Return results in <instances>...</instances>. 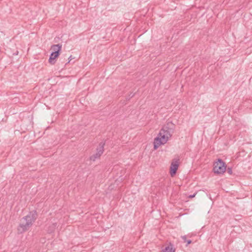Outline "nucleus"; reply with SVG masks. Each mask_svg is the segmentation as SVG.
<instances>
[{
  "instance_id": "nucleus-4",
  "label": "nucleus",
  "mask_w": 252,
  "mask_h": 252,
  "mask_svg": "<svg viewBox=\"0 0 252 252\" xmlns=\"http://www.w3.org/2000/svg\"><path fill=\"white\" fill-rule=\"evenodd\" d=\"M226 166L225 162L221 159H218L214 164L213 170L217 174H223L226 171Z\"/></svg>"
},
{
  "instance_id": "nucleus-5",
  "label": "nucleus",
  "mask_w": 252,
  "mask_h": 252,
  "mask_svg": "<svg viewBox=\"0 0 252 252\" xmlns=\"http://www.w3.org/2000/svg\"><path fill=\"white\" fill-rule=\"evenodd\" d=\"M105 142L102 141L99 144L98 147L96 149V153L90 157V159L95 161L96 159L98 158L102 155L104 152V146Z\"/></svg>"
},
{
  "instance_id": "nucleus-12",
  "label": "nucleus",
  "mask_w": 252,
  "mask_h": 252,
  "mask_svg": "<svg viewBox=\"0 0 252 252\" xmlns=\"http://www.w3.org/2000/svg\"><path fill=\"white\" fill-rule=\"evenodd\" d=\"M53 225H54V227H55L56 224H53Z\"/></svg>"
},
{
  "instance_id": "nucleus-8",
  "label": "nucleus",
  "mask_w": 252,
  "mask_h": 252,
  "mask_svg": "<svg viewBox=\"0 0 252 252\" xmlns=\"http://www.w3.org/2000/svg\"><path fill=\"white\" fill-rule=\"evenodd\" d=\"M226 170L229 174L231 175L232 174V169L231 167H228L227 169H226Z\"/></svg>"
},
{
  "instance_id": "nucleus-2",
  "label": "nucleus",
  "mask_w": 252,
  "mask_h": 252,
  "mask_svg": "<svg viewBox=\"0 0 252 252\" xmlns=\"http://www.w3.org/2000/svg\"><path fill=\"white\" fill-rule=\"evenodd\" d=\"M37 217V214L35 210L31 211L28 215L23 217L17 229L18 233H23L28 230L36 220Z\"/></svg>"
},
{
  "instance_id": "nucleus-3",
  "label": "nucleus",
  "mask_w": 252,
  "mask_h": 252,
  "mask_svg": "<svg viewBox=\"0 0 252 252\" xmlns=\"http://www.w3.org/2000/svg\"><path fill=\"white\" fill-rule=\"evenodd\" d=\"M62 45L60 44H54L51 46V49L54 50L50 55L49 63L51 64H54L56 59L59 56L62 49Z\"/></svg>"
},
{
  "instance_id": "nucleus-1",
  "label": "nucleus",
  "mask_w": 252,
  "mask_h": 252,
  "mask_svg": "<svg viewBox=\"0 0 252 252\" xmlns=\"http://www.w3.org/2000/svg\"><path fill=\"white\" fill-rule=\"evenodd\" d=\"M175 125L172 122H168L159 131L154 139V149L157 150L161 145L165 144L174 133Z\"/></svg>"
},
{
  "instance_id": "nucleus-9",
  "label": "nucleus",
  "mask_w": 252,
  "mask_h": 252,
  "mask_svg": "<svg viewBox=\"0 0 252 252\" xmlns=\"http://www.w3.org/2000/svg\"><path fill=\"white\" fill-rule=\"evenodd\" d=\"M181 238L185 242L187 241V236L186 235L182 236Z\"/></svg>"
},
{
  "instance_id": "nucleus-10",
  "label": "nucleus",
  "mask_w": 252,
  "mask_h": 252,
  "mask_svg": "<svg viewBox=\"0 0 252 252\" xmlns=\"http://www.w3.org/2000/svg\"><path fill=\"white\" fill-rule=\"evenodd\" d=\"M186 242L187 243L186 246H188L189 244H191L192 241L190 240H187Z\"/></svg>"
},
{
  "instance_id": "nucleus-11",
  "label": "nucleus",
  "mask_w": 252,
  "mask_h": 252,
  "mask_svg": "<svg viewBox=\"0 0 252 252\" xmlns=\"http://www.w3.org/2000/svg\"><path fill=\"white\" fill-rule=\"evenodd\" d=\"M195 195H196V193H194V194H192V195H190L189 196V198H192L194 197L195 196Z\"/></svg>"
},
{
  "instance_id": "nucleus-7",
  "label": "nucleus",
  "mask_w": 252,
  "mask_h": 252,
  "mask_svg": "<svg viewBox=\"0 0 252 252\" xmlns=\"http://www.w3.org/2000/svg\"><path fill=\"white\" fill-rule=\"evenodd\" d=\"M163 252H174V250L173 249V246L170 245L162 250Z\"/></svg>"
},
{
  "instance_id": "nucleus-6",
  "label": "nucleus",
  "mask_w": 252,
  "mask_h": 252,
  "mask_svg": "<svg viewBox=\"0 0 252 252\" xmlns=\"http://www.w3.org/2000/svg\"><path fill=\"white\" fill-rule=\"evenodd\" d=\"M179 159L174 158L170 167V174L171 177H173L177 173L179 167Z\"/></svg>"
},
{
  "instance_id": "nucleus-13",
  "label": "nucleus",
  "mask_w": 252,
  "mask_h": 252,
  "mask_svg": "<svg viewBox=\"0 0 252 252\" xmlns=\"http://www.w3.org/2000/svg\"><path fill=\"white\" fill-rule=\"evenodd\" d=\"M70 60H71V59H70L69 61H68V63H69Z\"/></svg>"
}]
</instances>
